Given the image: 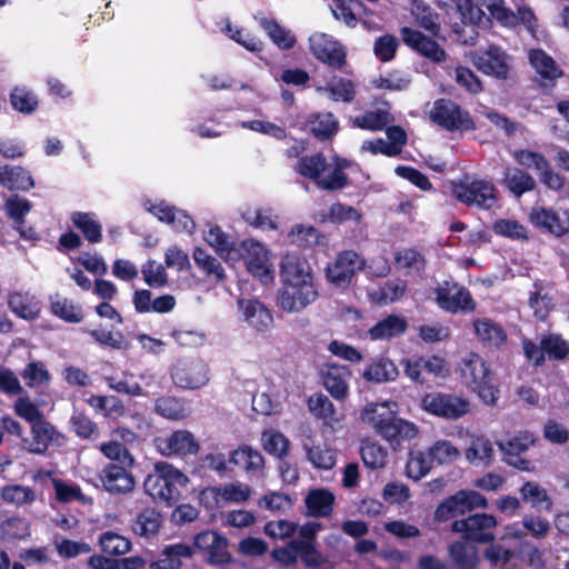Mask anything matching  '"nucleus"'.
Masks as SVG:
<instances>
[{
	"label": "nucleus",
	"mask_w": 569,
	"mask_h": 569,
	"mask_svg": "<svg viewBox=\"0 0 569 569\" xmlns=\"http://www.w3.org/2000/svg\"><path fill=\"white\" fill-rule=\"evenodd\" d=\"M50 311L53 316L68 323H80L83 320L82 308L59 295L50 299Z\"/></svg>",
	"instance_id": "nucleus-39"
},
{
	"label": "nucleus",
	"mask_w": 569,
	"mask_h": 569,
	"mask_svg": "<svg viewBox=\"0 0 569 569\" xmlns=\"http://www.w3.org/2000/svg\"><path fill=\"white\" fill-rule=\"evenodd\" d=\"M99 545L102 551L110 556L124 555L131 548L129 539L113 531L103 532L99 538Z\"/></svg>",
	"instance_id": "nucleus-57"
},
{
	"label": "nucleus",
	"mask_w": 569,
	"mask_h": 569,
	"mask_svg": "<svg viewBox=\"0 0 569 569\" xmlns=\"http://www.w3.org/2000/svg\"><path fill=\"white\" fill-rule=\"evenodd\" d=\"M194 555L192 546L178 542L166 546L158 559L151 563L153 569H180L183 559H190Z\"/></svg>",
	"instance_id": "nucleus-25"
},
{
	"label": "nucleus",
	"mask_w": 569,
	"mask_h": 569,
	"mask_svg": "<svg viewBox=\"0 0 569 569\" xmlns=\"http://www.w3.org/2000/svg\"><path fill=\"white\" fill-rule=\"evenodd\" d=\"M307 457L317 469L330 470L336 465V455L332 449L326 445L307 447Z\"/></svg>",
	"instance_id": "nucleus-63"
},
{
	"label": "nucleus",
	"mask_w": 569,
	"mask_h": 569,
	"mask_svg": "<svg viewBox=\"0 0 569 569\" xmlns=\"http://www.w3.org/2000/svg\"><path fill=\"white\" fill-rule=\"evenodd\" d=\"M477 338L489 347H500L507 341L503 328L490 319H476L472 322Z\"/></svg>",
	"instance_id": "nucleus-31"
},
{
	"label": "nucleus",
	"mask_w": 569,
	"mask_h": 569,
	"mask_svg": "<svg viewBox=\"0 0 569 569\" xmlns=\"http://www.w3.org/2000/svg\"><path fill=\"white\" fill-rule=\"evenodd\" d=\"M333 168L327 174V180H322V190L337 191L349 186V177L343 172L345 169L351 167V162L341 157H333Z\"/></svg>",
	"instance_id": "nucleus-45"
},
{
	"label": "nucleus",
	"mask_w": 569,
	"mask_h": 569,
	"mask_svg": "<svg viewBox=\"0 0 569 569\" xmlns=\"http://www.w3.org/2000/svg\"><path fill=\"white\" fill-rule=\"evenodd\" d=\"M429 118L448 131L475 130L476 126L468 111L450 99L440 98L433 102Z\"/></svg>",
	"instance_id": "nucleus-7"
},
{
	"label": "nucleus",
	"mask_w": 569,
	"mask_h": 569,
	"mask_svg": "<svg viewBox=\"0 0 569 569\" xmlns=\"http://www.w3.org/2000/svg\"><path fill=\"white\" fill-rule=\"evenodd\" d=\"M521 499L525 503L532 508L550 511L552 509V500L548 496L545 488L533 481H527L519 490Z\"/></svg>",
	"instance_id": "nucleus-40"
},
{
	"label": "nucleus",
	"mask_w": 569,
	"mask_h": 569,
	"mask_svg": "<svg viewBox=\"0 0 569 569\" xmlns=\"http://www.w3.org/2000/svg\"><path fill=\"white\" fill-rule=\"evenodd\" d=\"M188 482L189 478L181 470L167 461H158L153 471L146 477L143 488L154 500L172 506L180 499L181 489Z\"/></svg>",
	"instance_id": "nucleus-2"
},
{
	"label": "nucleus",
	"mask_w": 569,
	"mask_h": 569,
	"mask_svg": "<svg viewBox=\"0 0 569 569\" xmlns=\"http://www.w3.org/2000/svg\"><path fill=\"white\" fill-rule=\"evenodd\" d=\"M209 243L214 248L221 259L229 262H238L240 253H238V243L230 241L228 234L222 232L219 227L211 228L208 234Z\"/></svg>",
	"instance_id": "nucleus-37"
},
{
	"label": "nucleus",
	"mask_w": 569,
	"mask_h": 569,
	"mask_svg": "<svg viewBox=\"0 0 569 569\" xmlns=\"http://www.w3.org/2000/svg\"><path fill=\"white\" fill-rule=\"evenodd\" d=\"M263 450L274 457L283 458L289 451V440L280 431L274 429L264 430L261 435Z\"/></svg>",
	"instance_id": "nucleus-48"
},
{
	"label": "nucleus",
	"mask_w": 569,
	"mask_h": 569,
	"mask_svg": "<svg viewBox=\"0 0 569 569\" xmlns=\"http://www.w3.org/2000/svg\"><path fill=\"white\" fill-rule=\"evenodd\" d=\"M460 377L487 405H496L499 388L489 365L476 352H470L459 365Z\"/></svg>",
	"instance_id": "nucleus-4"
},
{
	"label": "nucleus",
	"mask_w": 569,
	"mask_h": 569,
	"mask_svg": "<svg viewBox=\"0 0 569 569\" xmlns=\"http://www.w3.org/2000/svg\"><path fill=\"white\" fill-rule=\"evenodd\" d=\"M421 408L428 413L447 420H458L470 411L467 398L447 392H430L421 398Z\"/></svg>",
	"instance_id": "nucleus-6"
},
{
	"label": "nucleus",
	"mask_w": 569,
	"mask_h": 569,
	"mask_svg": "<svg viewBox=\"0 0 569 569\" xmlns=\"http://www.w3.org/2000/svg\"><path fill=\"white\" fill-rule=\"evenodd\" d=\"M472 62L476 68L498 79H507L510 70V57L499 47L490 46L487 51L475 54Z\"/></svg>",
	"instance_id": "nucleus-18"
},
{
	"label": "nucleus",
	"mask_w": 569,
	"mask_h": 569,
	"mask_svg": "<svg viewBox=\"0 0 569 569\" xmlns=\"http://www.w3.org/2000/svg\"><path fill=\"white\" fill-rule=\"evenodd\" d=\"M10 102L16 111L30 114L38 108L39 101L37 96L26 88H14L10 93Z\"/></svg>",
	"instance_id": "nucleus-61"
},
{
	"label": "nucleus",
	"mask_w": 569,
	"mask_h": 569,
	"mask_svg": "<svg viewBox=\"0 0 569 569\" xmlns=\"http://www.w3.org/2000/svg\"><path fill=\"white\" fill-rule=\"evenodd\" d=\"M481 4H473L471 0H460L458 9L461 13L462 21L470 23L473 27L487 28L491 20L490 17L485 13Z\"/></svg>",
	"instance_id": "nucleus-50"
},
{
	"label": "nucleus",
	"mask_w": 569,
	"mask_h": 569,
	"mask_svg": "<svg viewBox=\"0 0 569 569\" xmlns=\"http://www.w3.org/2000/svg\"><path fill=\"white\" fill-rule=\"evenodd\" d=\"M481 7H485L489 17L496 19L501 26L513 28L517 27L515 12L505 7V0H477Z\"/></svg>",
	"instance_id": "nucleus-51"
},
{
	"label": "nucleus",
	"mask_w": 569,
	"mask_h": 569,
	"mask_svg": "<svg viewBox=\"0 0 569 569\" xmlns=\"http://www.w3.org/2000/svg\"><path fill=\"white\" fill-rule=\"evenodd\" d=\"M9 310L19 319L37 320L42 310L40 299L30 291H12L7 299Z\"/></svg>",
	"instance_id": "nucleus-20"
},
{
	"label": "nucleus",
	"mask_w": 569,
	"mask_h": 569,
	"mask_svg": "<svg viewBox=\"0 0 569 569\" xmlns=\"http://www.w3.org/2000/svg\"><path fill=\"white\" fill-rule=\"evenodd\" d=\"M0 184L9 190L29 191L34 187V180L21 166H0Z\"/></svg>",
	"instance_id": "nucleus-27"
},
{
	"label": "nucleus",
	"mask_w": 569,
	"mask_h": 569,
	"mask_svg": "<svg viewBox=\"0 0 569 569\" xmlns=\"http://www.w3.org/2000/svg\"><path fill=\"white\" fill-rule=\"evenodd\" d=\"M492 230L496 234L506 237L512 240H527L528 232L525 226L513 219H499L493 226Z\"/></svg>",
	"instance_id": "nucleus-64"
},
{
	"label": "nucleus",
	"mask_w": 569,
	"mask_h": 569,
	"mask_svg": "<svg viewBox=\"0 0 569 569\" xmlns=\"http://www.w3.org/2000/svg\"><path fill=\"white\" fill-rule=\"evenodd\" d=\"M132 466L107 463L99 472V479L103 489L111 495H126L136 487L134 477L128 468Z\"/></svg>",
	"instance_id": "nucleus-17"
},
{
	"label": "nucleus",
	"mask_w": 569,
	"mask_h": 569,
	"mask_svg": "<svg viewBox=\"0 0 569 569\" xmlns=\"http://www.w3.org/2000/svg\"><path fill=\"white\" fill-rule=\"evenodd\" d=\"M281 288L277 305L286 312L297 313L312 305L319 297L318 284L310 262L298 254H286L280 263Z\"/></svg>",
	"instance_id": "nucleus-1"
},
{
	"label": "nucleus",
	"mask_w": 569,
	"mask_h": 569,
	"mask_svg": "<svg viewBox=\"0 0 569 569\" xmlns=\"http://www.w3.org/2000/svg\"><path fill=\"white\" fill-rule=\"evenodd\" d=\"M435 292L436 301L442 310L451 313L472 312L476 310L477 303L466 287L445 281L442 286L436 288Z\"/></svg>",
	"instance_id": "nucleus-14"
},
{
	"label": "nucleus",
	"mask_w": 569,
	"mask_h": 569,
	"mask_svg": "<svg viewBox=\"0 0 569 569\" xmlns=\"http://www.w3.org/2000/svg\"><path fill=\"white\" fill-rule=\"evenodd\" d=\"M391 120L388 111L377 109L356 117L353 119V126L360 129L378 131L382 130Z\"/></svg>",
	"instance_id": "nucleus-58"
},
{
	"label": "nucleus",
	"mask_w": 569,
	"mask_h": 569,
	"mask_svg": "<svg viewBox=\"0 0 569 569\" xmlns=\"http://www.w3.org/2000/svg\"><path fill=\"white\" fill-rule=\"evenodd\" d=\"M327 168V158L321 152L300 157L295 167L300 176L313 181L321 190L323 186L322 180H327V176H323Z\"/></svg>",
	"instance_id": "nucleus-26"
},
{
	"label": "nucleus",
	"mask_w": 569,
	"mask_h": 569,
	"mask_svg": "<svg viewBox=\"0 0 569 569\" xmlns=\"http://www.w3.org/2000/svg\"><path fill=\"white\" fill-rule=\"evenodd\" d=\"M239 261L244 262L247 271L261 282L267 283L273 279V273L268 266L266 248L253 240H243L238 243Z\"/></svg>",
	"instance_id": "nucleus-13"
},
{
	"label": "nucleus",
	"mask_w": 569,
	"mask_h": 569,
	"mask_svg": "<svg viewBox=\"0 0 569 569\" xmlns=\"http://www.w3.org/2000/svg\"><path fill=\"white\" fill-rule=\"evenodd\" d=\"M99 451L117 465L133 466L134 458L128 448L118 440H110L98 446Z\"/></svg>",
	"instance_id": "nucleus-49"
},
{
	"label": "nucleus",
	"mask_w": 569,
	"mask_h": 569,
	"mask_svg": "<svg viewBox=\"0 0 569 569\" xmlns=\"http://www.w3.org/2000/svg\"><path fill=\"white\" fill-rule=\"evenodd\" d=\"M208 363L200 358L179 360L172 367L170 375L173 383L181 389H200L210 380Z\"/></svg>",
	"instance_id": "nucleus-10"
},
{
	"label": "nucleus",
	"mask_w": 569,
	"mask_h": 569,
	"mask_svg": "<svg viewBox=\"0 0 569 569\" xmlns=\"http://www.w3.org/2000/svg\"><path fill=\"white\" fill-rule=\"evenodd\" d=\"M305 503L309 516L325 518L332 513L335 496L327 489H313L306 497Z\"/></svg>",
	"instance_id": "nucleus-32"
},
{
	"label": "nucleus",
	"mask_w": 569,
	"mask_h": 569,
	"mask_svg": "<svg viewBox=\"0 0 569 569\" xmlns=\"http://www.w3.org/2000/svg\"><path fill=\"white\" fill-rule=\"evenodd\" d=\"M229 462L243 469L248 475H257L264 467V458L261 452L248 445H242L231 451Z\"/></svg>",
	"instance_id": "nucleus-28"
},
{
	"label": "nucleus",
	"mask_w": 569,
	"mask_h": 569,
	"mask_svg": "<svg viewBox=\"0 0 569 569\" xmlns=\"http://www.w3.org/2000/svg\"><path fill=\"white\" fill-rule=\"evenodd\" d=\"M497 525L498 522L493 515L473 513L467 518L452 521L451 531L461 533L466 541L492 543L496 539L493 530Z\"/></svg>",
	"instance_id": "nucleus-8"
},
{
	"label": "nucleus",
	"mask_w": 569,
	"mask_h": 569,
	"mask_svg": "<svg viewBox=\"0 0 569 569\" xmlns=\"http://www.w3.org/2000/svg\"><path fill=\"white\" fill-rule=\"evenodd\" d=\"M290 546L299 552L301 561L308 568H318L326 562V558L317 549L316 543L291 539Z\"/></svg>",
	"instance_id": "nucleus-52"
},
{
	"label": "nucleus",
	"mask_w": 569,
	"mask_h": 569,
	"mask_svg": "<svg viewBox=\"0 0 569 569\" xmlns=\"http://www.w3.org/2000/svg\"><path fill=\"white\" fill-rule=\"evenodd\" d=\"M529 61L532 68L540 76L542 80L541 86L543 87H553L555 81L563 74L556 61L541 49L530 50Z\"/></svg>",
	"instance_id": "nucleus-23"
},
{
	"label": "nucleus",
	"mask_w": 569,
	"mask_h": 569,
	"mask_svg": "<svg viewBox=\"0 0 569 569\" xmlns=\"http://www.w3.org/2000/svg\"><path fill=\"white\" fill-rule=\"evenodd\" d=\"M407 329L408 321L405 317L389 315L372 326L368 332L372 340H390L402 336Z\"/></svg>",
	"instance_id": "nucleus-29"
},
{
	"label": "nucleus",
	"mask_w": 569,
	"mask_h": 569,
	"mask_svg": "<svg viewBox=\"0 0 569 569\" xmlns=\"http://www.w3.org/2000/svg\"><path fill=\"white\" fill-rule=\"evenodd\" d=\"M154 411L170 420H182L188 416L184 401L173 396H162L156 399Z\"/></svg>",
	"instance_id": "nucleus-42"
},
{
	"label": "nucleus",
	"mask_w": 569,
	"mask_h": 569,
	"mask_svg": "<svg viewBox=\"0 0 569 569\" xmlns=\"http://www.w3.org/2000/svg\"><path fill=\"white\" fill-rule=\"evenodd\" d=\"M530 219L532 223L556 237L569 231V216H530Z\"/></svg>",
	"instance_id": "nucleus-59"
},
{
	"label": "nucleus",
	"mask_w": 569,
	"mask_h": 569,
	"mask_svg": "<svg viewBox=\"0 0 569 569\" xmlns=\"http://www.w3.org/2000/svg\"><path fill=\"white\" fill-rule=\"evenodd\" d=\"M540 349L550 360L562 361L569 356V341L560 333L549 332L540 339Z\"/></svg>",
	"instance_id": "nucleus-43"
},
{
	"label": "nucleus",
	"mask_w": 569,
	"mask_h": 569,
	"mask_svg": "<svg viewBox=\"0 0 569 569\" xmlns=\"http://www.w3.org/2000/svg\"><path fill=\"white\" fill-rule=\"evenodd\" d=\"M1 499L16 507L31 505L36 500V492L30 487L21 485H7L1 489Z\"/></svg>",
	"instance_id": "nucleus-47"
},
{
	"label": "nucleus",
	"mask_w": 569,
	"mask_h": 569,
	"mask_svg": "<svg viewBox=\"0 0 569 569\" xmlns=\"http://www.w3.org/2000/svg\"><path fill=\"white\" fill-rule=\"evenodd\" d=\"M398 376L399 370L397 366L388 358H380L370 363L362 372V377L366 381L375 383L395 381Z\"/></svg>",
	"instance_id": "nucleus-35"
},
{
	"label": "nucleus",
	"mask_w": 569,
	"mask_h": 569,
	"mask_svg": "<svg viewBox=\"0 0 569 569\" xmlns=\"http://www.w3.org/2000/svg\"><path fill=\"white\" fill-rule=\"evenodd\" d=\"M308 126L312 134L321 141L337 134L339 122L331 112L316 113L309 117Z\"/></svg>",
	"instance_id": "nucleus-38"
},
{
	"label": "nucleus",
	"mask_w": 569,
	"mask_h": 569,
	"mask_svg": "<svg viewBox=\"0 0 569 569\" xmlns=\"http://www.w3.org/2000/svg\"><path fill=\"white\" fill-rule=\"evenodd\" d=\"M192 259L206 280L220 283L226 279V272L222 263L207 249L196 247L192 251Z\"/></svg>",
	"instance_id": "nucleus-24"
},
{
	"label": "nucleus",
	"mask_w": 569,
	"mask_h": 569,
	"mask_svg": "<svg viewBox=\"0 0 569 569\" xmlns=\"http://www.w3.org/2000/svg\"><path fill=\"white\" fill-rule=\"evenodd\" d=\"M449 556L458 567H477L478 555L475 547L463 541H455L449 546Z\"/></svg>",
	"instance_id": "nucleus-55"
},
{
	"label": "nucleus",
	"mask_w": 569,
	"mask_h": 569,
	"mask_svg": "<svg viewBox=\"0 0 569 569\" xmlns=\"http://www.w3.org/2000/svg\"><path fill=\"white\" fill-rule=\"evenodd\" d=\"M323 236L312 226L296 224L289 232L292 244L300 248H311L320 242Z\"/></svg>",
	"instance_id": "nucleus-54"
},
{
	"label": "nucleus",
	"mask_w": 569,
	"mask_h": 569,
	"mask_svg": "<svg viewBox=\"0 0 569 569\" xmlns=\"http://www.w3.org/2000/svg\"><path fill=\"white\" fill-rule=\"evenodd\" d=\"M244 319L257 331L264 332L273 323L271 311L258 300H248L243 307Z\"/></svg>",
	"instance_id": "nucleus-33"
},
{
	"label": "nucleus",
	"mask_w": 569,
	"mask_h": 569,
	"mask_svg": "<svg viewBox=\"0 0 569 569\" xmlns=\"http://www.w3.org/2000/svg\"><path fill=\"white\" fill-rule=\"evenodd\" d=\"M309 49L320 62L332 69L341 70L347 64L345 47L331 36L316 32L309 37Z\"/></svg>",
	"instance_id": "nucleus-11"
},
{
	"label": "nucleus",
	"mask_w": 569,
	"mask_h": 569,
	"mask_svg": "<svg viewBox=\"0 0 569 569\" xmlns=\"http://www.w3.org/2000/svg\"><path fill=\"white\" fill-rule=\"evenodd\" d=\"M259 26L266 31L271 41L281 50H290L297 43V38L291 31L282 27L277 20L260 18Z\"/></svg>",
	"instance_id": "nucleus-34"
},
{
	"label": "nucleus",
	"mask_w": 569,
	"mask_h": 569,
	"mask_svg": "<svg viewBox=\"0 0 569 569\" xmlns=\"http://www.w3.org/2000/svg\"><path fill=\"white\" fill-rule=\"evenodd\" d=\"M503 184L517 198L536 188V180L519 168H508L503 174Z\"/></svg>",
	"instance_id": "nucleus-36"
},
{
	"label": "nucleus",
	"mask_w": 569,
	"mask_h": 569,
	"mask_svg": "<svg viewBox=\"0 0 569 569\" xmlns=\"http://www.w3.org/2000/svg\"><path fill=\"white\" fill-rule=\"evenodd\" d=\"M401 37L405 44L432 62L439 63L445 61L447 58L446 51L438 44V42L419 30L403 27L401 29Z\"/></svg>",
	"instance_id": "nucleus-19"
},
{
	"label": "nucleus",
	"mask_w": 569,
	"mask_h": 569,
	"mask_svg": "<svg viewBox=\"0 0 569 569\" xmlns=\"http://www.w3.org/2000/svg\"><path fill=\"white\" fill-rule=\"evenodd\" d=\"M487 507L488 500L480 492L461 489L443 499L437 506L433 517L436 521L443 522L471 512L475 509H485Z\"/></svg>",
	"instance_id": "nucleus-5"
},
{
	"label": "nucleus",
	"mask_w": 569,
	"mask_h": 569,
	"mask_svg": "<svg viewBox=\"0 0 569 569\" xmlns=\"http://www.w3.org/2000/svg\"><path fill=\"white\" fill-rule=\"evenodd\" d=\"M141 273L143 281L150 288L160 289L168 286L169 279L166 268L154 260L146 261L141 267Z\"/></svg>",
	"instance_id": "nucleus-56"
},
{
	"label": "nucleus",
	"mask_w": 569,
	"mask_h": 569,
	"mask_svg": "<svg viewBox=\"0 0 569 569\" xmlns=\"http://www.w3.org/2000/svg\"><path fill=\"white\" fill-rule=\"evenodd\" d=\"M433 465L429 451H411L406 465V473L409 478L418 481L430 472Z\"/></svg>",
	"instance_id": "nucleus-46"
},
{
	"label": "nucleus",
	"mask_w": 569,
	"mask_h": 569,
	"mask_svg": "<svg viewBox=\"0 0 569 569\" xmlns=\"http://www.w3.org/2000/svg\"><path fill=\"white\" fill-rule=\"evenodd\" d=\"M322 386L337 401H343L349 397V381L352 372L348 366L338 363H325L320 369Z\"/></svg>",
	"instance_id": "nucleus-16"
},
{
	"label": "nucleus",
	"mask_w": 569,
	"mask_h": 569,
	"mask_svg": "<svg viewBox=\"0 0 569 569\" xmlns=\"http://www.w3.org/2000/svg\"><path fill=\"white\" fill-rule=\"evenodd\" d=\"M20 377L30 389H38L41 386L49 385L51 381V373L46 363L40 360H33L27 363L20 371Z\"/></svg>",
	"instance_id": "nucleus-41"
},
{
	"label": "nucleus",
	"mask_w": 569,
	"mask_h": 569,
	"mask_svg": "<svg viewBox=\"0 0 569 569\" xmlns=\"http://www.w3.org/2000/svg\"><path fill=\"white\" fill-rule=\"evenodd\" d=\"M156 446L162 456L188 457L200 451V443L189 430L179 429L166 437L156 439Z\"/></svg>",
	"instance_id": "nucleus-15"
},
{
	"label": "nucleus",
	"mask_w": 569,
	"mask_h": 569,
	"mask_svg": "<svg viewBox=\"0 0 569 569\" xmlns=\"http://www.w3.org/2000/svg\"><path fill=\"white\" fill-rule=\"evenodd\" d=\"M31 436L29 452L34 455H44L51 443L61 445L59 440H63V436L46 418L31 425Z\"/></svg>",
	"instance_id": "nucleus-22"
},
{
	"label": "nucleus",
	"mask_w": 569,
	"mask_h": 569,
	"mask_svg": "<svg viewBox=\"0 0 569 569\" xmlns=\"http://www.w3.org/2000/svg\"><path fill=\"white\" fill-rule=\"evenodd\" d=\"M431 460L437 465H448L460 458V451L448 440H438L429 449Z\"/></svg>",
	"instance_id": "nucleus-60"
},
{
	"label": "nucleus",
	"mask_w": 569,
	"mask_h": 569,
	"mask_svg": "<svg viewBox=\"0 0 569 569\" xmlns=\"http://www.w3.org/2000/svg\"><path fill=\"white\" fill-rule=\"evenodd\" d=\"M360 453L365 466L371 470L382 468L387 462V450L377 442L365 441Z\"/></svg>",
	"instance_id": "nucleus-53"
},
{
	"label": "nucleus",
	"mask_w": 569,
	"mask_h": 569,
	"mask_svg": "<svg viewBox=\"0 0 569 569\" xmlns=\"http://www.w3.org/2000/svg\"><path fill=\"white\" fill-rule=\"evenodd\" d=\"M366 261L353 250L340 252L335 262L326 268L328 281L336 287L347 288L356 274V271L363 270Z\"/></svg>",
	"instance_id": "nucleus-12"
},
{
	"label": "nucleus",
	"mask_w": 569,
	"mask_h": 569,
	"mask_svg": "<svg viewBox=\"0 0 569 569\" xmlns=\"http://www.w3.org/2000/svg\"><path fill=\"white\" fill-rule=\"evenodd\" d=\"M170 337L183 349H196L202 347L206 342V333L198 329H173Z\"/></svg>",
	"instance_id": "nucleus-62"
},
{
	"label": "nucleus",
	"mask_w": 569,
	"mask_h": 569,
	"mask_svg": "<svg viewBox=\"0 0 569 569\" xmlns=\"http://www.w3.org/2000/svg\"><path fill=\"white\" fill-rule=\"evenodd\" d=\"M532 439L529 435H518L507 441L498 442L499 448L505 453V461L521 471H529L531 462L521 458V455L529 449Z\"/></svg>",
	"instance_id": "nucleus-21"
},
{
	"label": "nucleus",
	"mask_w": 569,
	"mask_h": 569,
	"mask_svg": "<svg viewBox=\"0 0 569 569\" xmlns=\"http://www.w3.org/2000/svg\"><path fill=\"white\" fill-rule=\"evenodd\" d=\"M455 197L469 207L490 210L497 202L496 187L486 180L466 178L453 184Z\"/></svg>",
	"instance_id": "nucleus-9"
},
{
	"label": "nucleus",
	"mask_w": 569,
	"mask_h": 569,
	"mask_svg": "<svg viewBox=\"0 0 569 569\" xmlns=\"http://www.w3.org/2000/svg\"><path fill=\"white\" fill-rule=\"evenodd\" d=\"M162 525V516L154 508L142 509L131 523V529L139 537L150 538L158 535Z\"/></svg>",
	"instance_id": "nucleus-30"
},
{
	"label": "nucleus",
	"mask_w": 569,
	"mask_h": 569,
	"mask_svg": "<svg viewBox=\"0 0 569 569\" xmlns=\"http://www.w3.org/2000/svg\"><path fill=\"white\" fill-rule=\"evenodd\" d=\"M362 420L390 443L413 439L418 435L415 423L398 418L387 403L370 405L362 412Z\"/></svg>",
	"instance_id": "nucleus-3"
},
{
	"label": "nucleus",
	"mask_w": 569,
	"mask_h": 569,
	"mask_svg": "<svg viewBox=\"0 0 569 569\" xmlns=\"http://www.w3.org/2000/svg\"><path fill=\"white\" fill-rule=\"evenodd\" d=\"M70 428L82 440L96 441L100 437L97 422L82 411H74L71 415Z\"/></svg>",
	"instance_id": "nucleus-44"
}]
</instances>
